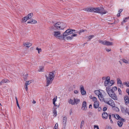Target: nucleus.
Listing matches in <instances>:
<instances>
[{
  "mask_svg": "<svg viewBox=\"0 0 129 129\" xmlns=\"http://www.w3.org/2000/svg\"><path fill=\"white\" fill-rule=\"evenodd\" d=\"M67 118L66 117H64L62 119V123L63 125L65 127L66 125Z\"/></svg>",
  "mask_w": 129,
  "mask_h": 129,
  "instance_id": "19",
  "label": "nucleus"
},
{
  "mask_svg": "<svg viewBox=\"0 0 129 129\" xmlns=\"http://www.w3.org/2000/svg\"><path fill=\"white\" fill-rule=\"evenodd\" d=\"M87 30L86 29H82L80 30L79 32V34L80 35V34L84 32L85 31H86Z\"/></svg>",
  "mask_w": 129,
  "mask_h": 129,
  "instance_id": "38",
  "label": "nucleus"
},
{
  "mask_svg": "<svg viewBox=\"0 0 129 129\" xmlns=\"http://www.w3.org/2000/svg\"><path fill=\"white\" fill-rule=\"evenodd\" d=\"M71 29H68L63 33L62 36L63 37V40H64L65 37L71 34Z\"/></svg>",
  "mask_w": 129,
  "mask_h": 129,
  "instance_id": "8",
  "label": "nucleus"
},
{
  "mask_svg": "<svg viewBox=\"0 0 129 129\" xmlns=\"http://www.w3.org/2000/svg\"><path fill=\"white\" fill-rule=\"evenodd\" d=\"M74 92L75 93L77 94L78 93V91L77 90H75Z\"/></svg>",
  "mask_w": 129,
  "mask_h": 129,
  "instance_id": "55",
  "label": "nucleus"
},
{
  "mask_svg": "<svg viewBox=\"0 0 129 129\" xmlns=\"http://www.w3.org/2000/svg\"><path fill=\"white\" fill-rule=\"evenodd\" d=\"M99 106V102L98 101L94 102V107L95 108H97Z\"/></svg>",
  "mask_w": 129,
  "mask_h": 129,
  "instance_id": "21",
  "label": "nucleus"
},
{
  "mask_svg": "<svg viewBox=\"0 0 129 129\" xmlns=\"http://www.w3.org/2000/svg\"><path fill=\"white\" fill-rule=\"evenodd\" d=\"M94 93L98 96L99 98L100 101H104L112 107L115 106V104L114 101L111 99H109H109L107 98L104 99L102 92L100 90H95L94 91Z\"/></svg>",
  "mask_w": 129,
  "mask_h": 129,
  "instance_id": "2",
  "label": "nucleus"
},
{
  "mask_svg": "<svg viewBox=\"0 0 129 129\" xmlns=\"http://www.w3.org/2000/svg\"><path fill=\"white\" fill-rule=\"evenodd\" d=\"M82 109L84 111H86L87 109V104L85 101H84L83 103Z\"/></svg>",
  "mask_w": 129,
  "mask_h": 129,
  "instance_id": "12",
  "label": "nucleus"
},
{
  "mask_svg": "<svg viewBox=\"0 0 129 129\" xmlns=\"http://www.w3.org/2000/svg\"><path fill=\"white\" fill-rule=\"evenodd\" d=\"M28 76V74H26L23 75V77L25 81H26V80Z\"/></svg>",
  "mask_w": 129,
  "mask_h": 129,
  "instance_id": "40",
  "label": "nucleus"
},
{
  "mask_svg": "<svg viewBox=\"0 0 129 129\" xmlns=\"http://www.w3.org/2000/svg\"><path fill=\"white\" fill-rule=\"evenodd\" d=\"M31 83V81H26L25 83V84L27 85H29L30 83Z\"/></svg>",
  "mask_w": 129,
  "mask_h": 129,
  "instance_id": "39",
  "label": "nucleus"
},
{
  "mask_svg": "<svg viewBox=\"0 0 129 129\" xmlns=\"http://www.w3.org/2000/svg\"><path fill=\"white\" fill-rule=\"evenodd\" d=\"M94 129H99V126L98 125H94Z\"/></svg>",
  "mask_w": 129,
  "mask_h": 129,
  "instance_id": "45",
  "label": "nucleus"
},
{
  "mask_svg": "<svg viewBox=\"0 0 129 129\" xmlns=\"http://www.w3.org/2000/svg\"><path fill=\"white\" fill-rule=\"evenodd\" d=\"M77 36V34H74L72 35L71 36H69L66 37V39L67 40H72L74 37H76Z\"/></svg>",
  "mask_w": 129,
  "mask_h": 129,
  "instance_id": "16",
  "label": "nucleus"
},
{
  "mask_svg": "<svg viewBox=\"0 0 129 129\" xmlns=\"http://www.w3.org/2000/svg\"><path fill=\"white\" fill-rule=\"evenodd\" d=\"M125 104L127 105L129 103V98L127 95H125L124 97Z\"/></svg>",
  "mask_w": 129,
  "mask_h": 129,
  "instance_id": "14",
  "label": "nucleus"
},
{
  "mask_svg": "<svg viewBox=\"0 0 129 129\" xmlns=\"http://www.w3.org/2000/svg\"><path fill=\"white\" fill-rule=\"evenodd\" d=\"M125 113H127L129 111H128V109L126 108L125 109Z\"/></svg>",
  "mask_w": 129,
  "mask_h": 129,
  "instance_id": "49",
  "label": "nucleus"
},
{
  "mask_svg": "<svg viewBox=\"0 0 129 129\" xmlns=\"http://www.w3.org/2000/svg\"><path fill=\"white\" fill-rule=\"evenodd\" d=\"M125 121V120L124 119V120H119L117 122L118 126L120 127H121L123 125V122Z\"/></svg>",
  "mask_w": 129,
  "mask_h": 129,
  "instance_id": "11",
  "label": "nucleus"
},
{
  "mask_svg": "<svg viewBox=\"0 0 129 129\" xmlns=\"http://www.w3.org/2000/svg\"><path fill=\"white\" fill-rule=\"evenodd\" d=\"M122 11V9H120L119 11V13H120Z\"/></svg>",
  "mask_w": 129,
  "mask_h": 129,
  "instance_id": "58",
  "label": "nucleus"
},
{
  "mask_svg": "<svg viewBox=\"0 0 129 129\" xmlns=\"http://www.w3.org/2000/svg\"><path fill=\"white\" fill-rule=\"evenodd\" d=\"M53 116L55 117L57 115V112L56 110V109H53Z\"/></svg>",
  "mask_w": 129,
  "mask_h": 129,
  "instance_id": "25",
  "label": "nucleus"
},
{
  "mask_svg": "<svg viewBox=\"0 0 129 129\" xmlns=\"http://www.w3.org/2000/svg\"><path fill=\"white\" fill-rule=\"evenodd\" d=\"M84 10L87 12H94L100 13L102 14H105L108 13V12L105 10L103 8H94L91 7L85 8L84 9Z\"/></svg>",
  "mask_w": 129,
  "mask_h": 129,
  "instance_id": "3",
  "label": "nucleus"
},
{
  "mask_svg": "<svg viewBox=\"0 0 129 129\" xmlns=\"http://www.w3.org/2000/svg\"><path fill=\"white\" fill-rule=\"evenodd\" d=\"M56 99L55 98H54L53 99V103L54 106H57V105L55 104V102L56 101Z\"/></svg>",
  "mask_w": 129,
  "mask_h": 129,
  "instance_id": "32",
  "label": "nucleus"
},
{
  "mask_svg": "<svg viewBox=\"0 0 129 129\" xmlns=\"http://www.w3.org/2000/svg\"><path fill=\"white\" fill-rule=\"evenodd\" d=\"M108 116V114L106 112L103 113L102 114V117L103 119H107V118Z\"/></svg>",
  "mask_w": 129,
  "mask_h": 129,
  "instance_id": "18",
  "label": "nucleus"
},
{
  "mask_svg": "<svg viewBox=\"0 0 129 129\" xmlns=\"http://www.w3.org/2000/svg\"><path fill=\"white\" fill-rule=\"evenodd\" d=\"M106 77H102V79L103 80H106Z\"/></svg>",
  "mask_w": 129,
  "mask_h": 129,
  "instance_id": "57",
  "label": "nucleus"
},
{
  "mask_svg": "<svg viewBox=\"0 0 129 129\" xmlns=\"http://www.w3.org/2000/svg\"><path fill=\"white\" fill-rule=\"evenodd\" d=\"M98 110L99 111H100L101 110V108L99 107L98 108Z\"/></svg>",
  "mask_w": 129,
  "mask_h": 129,
  "instance_id": "54",
  "label": "nucleus"
},
{
  "mask_svg": "<svg viewBox=\"0 0 129 129\" xmlns=\"http://www.w3.org/2000/svg\"><path fill=\"white\" fill-rule=\"evenodd\" d=\"M107 108L106 107H105L103 108V110L104 111H105L107 110Z\"/></svg>",
  "mask_w": 129,
  "mask_h": 129,
  "instance_id": "48",
  "label": "nucleus"
},
{
  "mask_svg": "<svg viewBox=\"0 0 129 129\" xmlns=\"http://www.w3.org/2000/svg\"><path fill=\"white\" fill-rule=\"evenodd\" d=\"M84 124V120H82L80 124V128H82V127L83 126Z\"/></svg>",
  "mask_w": 129,
  "mask_h": 129,
  "instance_id": "36",
  "label": "nucleus"
},
{
  "mask_svg": "<svg viewBox=\"0 0 129 129\" xmlns=\"http://www.w3.org/2000/svg\"><path fill=\"white\" fill-rule=\"evenodd\" d=\"M121 60L124 63H125L126 64H129V62L128 61L125 59L123 58L121 59Z\"/></svg>",
  "mask_w": 129,
  "mask_h": 129,
  "instance_id": "24",
  "label": "nucleus"
},
{
  "mask_svg": "<svg viewBox=\"0 0 129 129\" xmlns=\"http://www.w3.org/2000/svg\"><path fill=\"white\" fill-rule=\"evenodd\" d=\"M92 100L94 102H95L96 101H98L97 100V99L95 97H93L92 99Z\"/></svg>",
  "mask_w": 129,
  "mask_h": 129,
  "instance_id": "42",
  "label": "nucleus"
},
{
  "mask_svg": "<svg viewBox=\"0 0 129 129\" xmlns=\"http://www.w3.org/2000/svg\"><path fill=\"white\" fill-rule=\"evenodd\" d=\"M10 81L9 80L6 79H3L0 82V85H2L4 83H9Z\"/></svg>",
  "mask_w": 129,
  "mask_h": 129,
  "instance_id": "10",
  "label": "nucleus"
},
{
  "mask_svg": "<svg viewBox=\"0 0 129 129\" xmlns=\"http://www.w3.org/2000/svg\"><path fill=\"white\" fill-rule=\"evenodd\" d=\"M108 129H112V128L110 127H108Z\"/></svg>",
  "mask_w": 129,
  "mask_h": 129,
  "instance_id": "64",
  "label": "nucleus"
},
{
  "mask_svg": "<svg viewBox=\"0 0 129 129\" xmlns=\"http://www.w3.org/2000/svg\"><path fill=\"white\" fill-rule=\"evenodd\" d=\"M106 51L108 52L110 51L111 50V49H108V48H107L106 49Z\"/></svg>",
  "mask_w": 129,
  "mask_h": 129,
  "instance_id": "46",
  "label": "nucleus"
},
{
  "mask_svg": "<svg viewBox=\"0 0 129 129\" xmlns=\"http://www.w3.org/2000/svg\"><path fill=\"white\" fill-rule=\"evenodd\" d=\"M120 109L122 112L123 113H125V109L122 106H121L120 107Z\"/></svg>",
  "mask_w": 129,
  "mask_h": 129,
  "instance_id": "33",
  "label": "nucleus"
},
{
  "mask_svg": "<svg viewBox=\"0 0 129 129\" xmlns=\"http://www.w3.org/2000/svg\"><path fill=\"white\" fill-rule=\"evenodd\" d=\"M33 16V14L32 13H30L27 16L28 19H30Z\"/></svg>",
  "mask_w": 129,
  "mask_h": 129,
  "instance_id": "26",
  "label": "nucleus"
},
{
  "mask_svg": "<svg viewBox=\"0 0 129 129\" xmlns=\"http://www.w3.org/2000/svg\"><path fill=\"white\" fill-rule=\"evenodd\" d=\"M112 116H113L114 117H115L116 119H118L119 120H124V119L122 118H121L117 114H116L115 115L112 114Z\"/></svg>",
  "mask_w": 129,
  "mask_h": 129,
  "instance_id": "13",
  "label": "nucleus"
},
{
  "mask_svg": "<svg viewBox=\"0 0 129 129\" xmlns=\"http://www.w3.org/2000/svg\"><path fill=\"white\" fill-rule=\"evenodd\" d=\"M80 88L81 94L82 95H85L86 94V92L84 90V86L82 85H81L80 86Z\"/></svg>",
  "mask_w": 129,
  "mask_h": 129,
  "instance_id": "9",
  "label": "nucleus"
},
{
  "mask_svg": "<svg viewBox=\"0 0 129 129\" xmlns=\"http://www.w3.org/2000/svg\"><path fill=\"white\" fill-rule=\"evenodd\" d=\"M94 37V35H90L88 36V41H90Z\"/></svg>",
  "mask_w": 129,
  "mask_h": 129,
  "instance_id": "29",
  "label": "nucleus"
},
{
  "mask_svg": "<svg viewBox=\"0 0 129 129\" xmlns=\"http://www.w3.org/2000/svg\"><path fill=\"white\" fill-rule=\"evenodd\" d=\"M58 124L57 123H56L53 129H58Z\"/></svg>",
  "mask_w": 129,
  "mask_h": 129,
  "instance_id": "37",
  "label": "nucleus"
},
{
  "mask_svg": "<svg viewBox=\"0 0 129 129\" xmlns=\"http://www.w3.org/2000/svg\"><path fill=\"white\" fill-rule=\"evenodd\" d=\"M28 19L27 17L26 16L24 17H23L22 19V22H24L26 21Z\"/></svg>",
  "mask_w": 129,
  "mask_h": 129,
  "instance_id": "28",
  "label": "nucleus"
},
{
  "mask_svg": "<svg viewBox=\"0 0 129 129\" xmlns=\"http://www.w3.org/2000/svg\"><path fill=\"white\" fill-rule=\"evenodd\" d=\"M36 103V102L34 100H33V102H32V103L33 104H35Z\"/></svg>",
  "mask_w": 129,
  "mask_h": 129,
  "instance_id": "60",
  "label": "nucleus"
},
{
  "mask_svg": "<svg viewBox=\"0 0 129 129\" xmlns=\"http://www.w3.org/2000/svg\"><path fill=\"white\" fill-rule=\"evenodd\" d=\"M119 86L121 88L123 87V85L122 84V83H121V84H119Z\"/></svg>",
  "mask_w": 129,
  "mask_h": 129,
  "instance_id": "53",
  "label": "nucleus"
},
{
  "mask_svg": "<svg viewBox=\"0 0 129 129\" xmlns=\"http://www.w3.org/2000/svg\"><path fill=\"white\" fill-rule=\"evenodd\" d=\"M74 99L72 100L71 99H70L68 101V103L72 105H74Z\"/></svg>",
  "mask_w": 129,
  "mask_h": 129,
  "instance_id": "23",
  "label": "nucleus"
},
{
  "mask_svg": "<svg viewBox=\"0 0 129 129\" xmlns=\"http://www.w3.org/2000/svg\"><path fill=\"white\" fill-rule=\"evenodd\" d=\"M16 104H17V106L19 108V109H20V106H19V104H18V102H16Z\"/></svg>",
  "mask_w": 129,
  "mask_h": 129,
  "instance_id": "52",
  "label": "nucleus"
},
{
  "mask_svg": "<svg viewBox=\"0 0 129 129\" xmlns=\"http://www.w3.org/2000/svg\"><path fill=\"white\" fill-rule=\"evenodd\" d=\"M126 91L128 93V94L129 95V88L126 89Z\"/></svg>",
  "mask_w": 129,
  "mask_h": 129,
  "instance_id": "47",
  "label": "nucleus"
},
{
  "mask_svg": "<svg viewBox=\"0 0 129 129\" xmlns=\"http://www.w3.org/2000/svg\"><path fill=\"white\" fill-rule=\"evenodd\" d=\"M123 84L125 85L127 87H129V82L128 81H127L124 82L123 83Z\"/></svg>",
  "mask_w": 129,
  "mask_h": 129,
  "instance_id": "31",
  "label": "nucleus"
},
{
  "mask_svg": "<svg viewBox=\"0 0 129 129\" xmlns=\"http://www.w3.org/2000/svg\"><path fill=\"white\" fill-rule=\"evenodd\" d=\"M110 122H111V123H113V121L112 120V119H111V120H110Z\"/></svg>",
  "mask_w": 129,
  "mask_h": 129,
  "instance_id": "63",
  "label": "nucleus"
},
{
  "mask_svg": "<svg viewBox=\"0 0 129 129\" xmlns=\"http://www.w3.org/2000/svg\"><path fill=\"white\" fill-rule=\"evenodd\" d=\"M89 108H91V109L92 108V105L91 104H90L89 105Z\"/></svg>",
  "mask_w": 129,
  "mask_h": 129,
  "instance_id": "59",
  "label": "nucleus"
},
{
  "mask_svg": "<svg viewBox=\"0 0 129 129\" xmlns=\"http://www.w3.org/2000/svg\"><path fill=\"white\" fill-rule=\"evenodd\" d=\"M118 90L119 94L120 95H121L122 94V93L120 89L119 88H118Z\"/></svg>",
  "mask_w": 129,
  "mask_h": 129,
  "instance_id": "41",
  "label": "nucleus"
},
{
  "mask_svg": "<svg viewBox=\"0 0 129 129\" xmlns=\"http://www.w3.org/2000/svg\"><path fill=\"white\" fill-rule=\"evenodd\" d=\"M99 42L100 43L106 46L112 45L113 44L112 42L106 41L99 40Z\"/></svg>",
  "mask_w": 129,
  "mask_h": 129,
  "instance_id": "6",
  "label": "nucleus"
},
{
  "mask_svg": "<svg viewBox=\"0 0 129 129\" xmlns=\"http://www.w3.org/2000/svg\"><path fill=\"white\" fill-rule=\"evenodd\" d=\"M110 83L111 84V86L114 83V82L113 80H111L110 81Z\"/></svg>",
  "mask_w": 129,
  "mask_h": 129,
  "instance_id": "43",
  "label": "nucleus"
},
{
  "mask_svg": "<svg viewBox=\"0 0 129 129\" xmlns=\"http://www.w3.org/2000/svg\"><path fill=\"white\" fill-rule=\"evenodd\" d=\"M117 89V88L116 87H112V89H111L109 87H106V91H110V90H112L113 92H114V91H116Z\"/></svg>",
  "mask_w": 129,
  "mask_h": 129,
  "instance_id": "17",
  "label": "nucleus"
},
{
  "mask_svg": "<svg viewBox=\"0 0 129 129\" xmlns=\"http://www.w3.org/2000/svg\"><path fill=\"white\" fill-rule=\"evenodd\" d=\"M111 115H109V118L110 119H111Z\"/></svg>",
  "mask_w": 129,
  "mask_h": 129,
  "instance_id": "62",
  "label": "nucleus"
},
{
  "mask_svg": "<svg viewBox=\"0 0 129 129\" xmlns=\"http://www.w3.org/2000/svg\"><path fill=\"white\" fill-rule=\"evenodd\" d=\"M74 105L76 104H78L80 101V100L78 99H75V98H74Z\"/></svg>",
  "mask_w": 129,
  "mask_h": 129,
  "instance_id": "22",
  "label": "nucleus"
},
{
  "mask_svg": "<svg viewBox=\"0 0 129 129\" xmlns=\"http://www.w3.org/2000/svg\"><path fill=\"white\" fill-rule=\"evenodd\" d=\"M37 22V21L34 19H31L30 20V21L27 22V23H31V24L36 23Z\"/></svg>",
  "mask_w": 129,
  "mask_h": 129,
  "instance_id": "20",
  "label": "nucleus"
},
{
  "mask_svg": "<svg viewBox=\"0 0 129 129\" xmlns=\"http://www.w3.org/2000/svg\"><path fill=\"white\" fill-rule=\"evenodd\" d=\"M117 83L118 84H121V83H122L121 81L119 78H117Z\"/></svg>",
  "mask_w": 129,
  "mask_h": 129,
  "instance_id": "34",
  "label": "nucleus"
},
{
  "mask_svg": "<svg viewBox=\"0 0 129 129\" xmlns=\"http://www.w3.org/2000/svg\"><path fill=\"white\" fill-rule=\"evenodd\" d=\"M109 96L115 101H117L118 98L114 92H113L112 90L106 91Z\"/></svg>",
  "mask_w": 129,
  "mask_h": 129,
  "instance_id": "5",
  "label": "nucleus"
},
{
  "mask_svg": "<svg viewBox=\"0 0 129 129\" xmlns=\"http://www.w3.org/2000/svg\"><path fill=\"white\" fill-rule=\"evenodd\" d=\"M54 72H51L45 75L46 82V86H48L51 84L55 77Z\"/></svg>",
  "mask_w": 129,
  "mask_h": 129,
  "instance_id": "4",
  "label": "nucleus"
},
{
  "mask_svg": "<svg viewBox=\"0 0 129 129\" xmlns=\"http://www.w3.org/2000/svg\"><path fill=\"white\" fill-rule=\"evenodd\" d=\"M94 97H93L92 95H90L89 96V98L90 99H93V98Z\"/></svg>",
  "mask_w": 129,
  "mask_h": 129,
  "instance_id": "56",
  "label": "nucleus"
},
{
  "mask_svg": "<svg viewBox=\"0 0 129 129\" xmlns=\"http://www.w3.org/2000/svg\"><path fill=\"white\" fill-rule=\"evenodd\" d=\"M129 18V17H126L124 18L122 22H121V24H123V23L127 21V19H128Z\"/></svg>",
  "mask_w": 129,
  "mask_h": 129,
  "instance_id": "27",
  "label": "nucleus"
},
{
  "mask_svg": "<svg viewBox=\"0 0 129 129\" xmlns=\"http://www.w3.org/2000/svg\"><path fill=\"white\" fill-rule=\"evenodd\" d=\"M23 45L24 46L27 48H29L31 46L32 44L31 43H30L27 42L23 43Z\"/></svg>",
  "mask_w": 129,
  "mask_h": 129,
  "instance_id": "15",
  "label": "nucleus"
},
{
  "mask_svg": "<svg viewBox=\"0 0 129 129\" xmlns=\"http://www.w3.org/2000/svg\"><path fill=\"white\" fill-rule=\"evenodd\" d=\"M110 77L107 76L104 82V85L105 86L109 87L111 86V84L110 83Z\"/></svg>",
  "mask_w": 129,
  "mask_h": 129,
  "instance_id": "7",
  "label": "nucleus"
},
{
  "mask_svg": "<svg viewBox=\"0 0 129 129\" xmlns=\"http://www.w3.org/2000/svg\"><path fill=\"white\" fill-rule=\"evenodd\" d=\"M24 88L25 89L26 91H27L28 90L27 85L25 84V85L24 86Z\"/></svg>",
  "mask_w": 129,
  "mask_h": 129,
  "instance_id": "44",
  "label": "nucleus"
},
{
  "mask_svg": "<svg viewBox=\"0 0 129 129\" xmlns=\"http://www.w3.org/2000/svg\"><path fill=\"white\" fill-rule=\"evenodd\" d=\"M71 34H73L74 33H73V31H75V30L74 29H71Z\"/></svg>",
  "mask_w": 129,
  "mask_h": 129,
  "instance_id": "51",
  "label": "nucleus"
},
{
  "mask_svg": "<svg viewBox=\"0 0 129 129\" xmlns=\"http://www.w3.org/2000/svg\"><path fill=\"white\" fill-rule=\"evenodd\" d=\"M66 26L65 23L58 22L55 23L53 25L50 26L49 29L50 30L53 31L52 35L55 37L60 40H63V37H62L61 32L57 30L63 29Z\"/></svg>",
  "mask_w": 129,
  "mask_h": 129,
  "instance_id": "1",
  "label": "nucleus"
},
{
  "mask_svg": "<svg viewBox=\"0 0 129 129\" xmlns=\"http://www.w3.org/2000/svg\"><path fill=\"white\" fill-rule=\"evenodd\" d=\"M38 71L39 72L43 71H44V67L42 66L40 67Z\"/></svg>",
  "mask_w": 129,
  "mask_h": 129,
  "instance_id": "30",
  "label": "nucleus"
},
{
  "mask_svg": "<svg viewBox=\"0 0 129 129\" xmlns=\"http://www.w3.org/2000/svg\"><path fill=\"white\" fill-rule=\"evenodd\" d=\"M72 109L70 110V111L69 114L70 115H71L72 114Z\"/></svg>",
  "mask_w": 129,
  "mask_h": 129,
  "instance_id": "50",
  "label": "nucleus"
},
{
  "mask_svg": "<svg viewBox=\"0 0 129 129\" xmlns=\"http://www.w3.org/2000/svg\"><path fill=\"white\" fill-rule=\"evenodd\" d=\"M120 16V13H119L118 14H117V16L118 17H119V16Z\"/></svg>",
  "mask_w": 129,
  "mask_h": 129,
  "instance_id": "61",
  "label": "nucleus"
},
{
  "mask_svg": "<svg viewBox=\"0 0 129 129\" xmlns=\"http://www.w3.org/2000/svg\"><path fill=\"white\" fill-rule=\"evenodd\" d=\"M36 50L38 51V52L39 54H40L42 52V49L41 48H39L38 47L36 48Z\"/></svg>",
  "mask_w": 129,
  "mask_h": 129,
  "instance_id": "35",
  "label": "nucleus"
}]
</instances>
